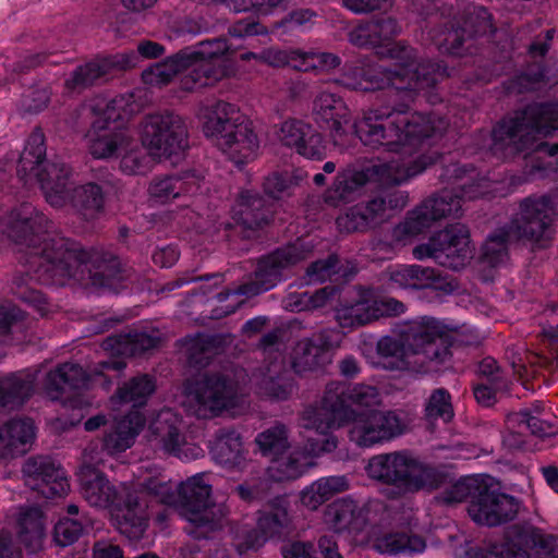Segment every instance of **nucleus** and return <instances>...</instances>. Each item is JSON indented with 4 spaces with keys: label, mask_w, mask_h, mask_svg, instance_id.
Segmentation results:
<instances>
[{
    "label": "nucleus",
    "mask_w": 558,
    "mask_h": 558,
    "mask_svg": "<svg viewBox=\"0 0 558 558\" xmlns=\"http://www.w3.org/2000/svg\"><path fill=\"white\" fill-rule=\"evenodd\" d=\"M8 228L13 241L28 247L27 264L43 283L64 286L75 279L95 288L117 290L124 279L114 255L98 250L84 251L69 239L51 234L52 222L32 204L13 208Z\"/></svg>",
    "instance_id": "nucleus-1"
},
{
    "label": "nucleus",
    "mask_w": 558,
    "mask_h": 558,
    "mask_svg": "<svg viewBox=\"0 0 558 558\" xmlns=\"http://www.w3.org/2000/svg\"><path fill=\"white\" fill-rule=\"evenodd\" d=\"M558 130V105L535 102L517 110L499 121L492 132V150L504 157L524 154L533 171H546L551 166L547 158L558 155V143L542 141Z\"/></svg>",
    "instance_id": "nucleus-2"
},
{
    "label": "nucleus",
    "mask_w": 558,
    "mask_h": 558,
    "mask_svg": "<svg viewBox=\"0 0 558 558\" xmlns=\"http://www.w3.org/2000/svg\"><path fill=\"white\" fill-rule=\"evenodd\" d=\"M410 102L402 99L399 104L365 111L355 124L362 143L410 157L417 153L424 141L433 136L435 128L427 117L410 112Z\"/></svg>",
    "instance_id": "nucleus-3"
},
{
    "label": "nucleus",
    "mask_w": 558,
    "mask_h": 558,
    "mask_svg": "<svg viewBox=\"0 0 558 558\" xmlns=\"http://www.w3.org/2000/svg\"><path fill=\"white\" fill-rule=\"evenodd\" d=\"M400 59L396 69L384 66L359 69L354 72L356 78L344 76V85L354 90H376L389 88V97H399L413 101L415 95L425 88L434 86L449 74L447 68L430 60L417 61L415 50L408 46H398Z\"/></svg>",
    "instance_id": "nucleus-4"
},
{
    "label": "nucleus",
    "mask_w": 558,
    "mask_h": 558,
    "mask_svg": "<svg viewBox=\"0 0 558 558\" xmlns=\"http://www.w3.org/2000/svg\"><path fill=\"white\" fill-rule=\"evenodd\" d=\"M403 343L392 337H383L377 343L378 354L387 360L389 369H405L441 364L451 356L452 339L446 327L435 318L423 317L410 323L402 332Z\"/></svg>",
    "instance_id": "nucleus-5"
},
{
    "label": "nucleus",
    "mask_w": 558,
    "mask_h": 558,
    "mask_svg": "<svg viewBox=\"0 0 558 558\" xmlns=\"http://www.w3.org/2000/svg\"><path fill=\"white\" fill-rule=\"evenodd\" d=\"M81 494L92 506L100 509L114 507L118 530L130 539L140 538L147 527V502L142 493L123 486V500L120 493L107 476L97 470L84 454V463L78 472Z\"/></svg>",
    "instance_id": "nucleus-6"
},
{
    "label": "nucleus",
    "mask_w": 558,
    "mask_h": 558,
    "mask_svg": "<svg viewBox=\"0 0 558 558\" xmlns=\"http://www.w3.org/2000/svg\"><path fill=\"white\" fill-rule=\"evenodd\" d=\"M380 403V393L375 386L365 384L347 385L331 381L326 385L320 401L306 408L301 415V424L319 435L353 422L357 416L352 405L359 408L376 407Z\"/></svg>",
    "instance_id": "nucleus-7"
},
{
    "label": "nucleus",
    "mask_w": 558,
    "mask_h": 558,
    "mask_svg": "<svg viewBox=\"0 0 558 558\" xmlns=\"http://www.w3.org/2000/svg\"><path fill=\"white\" fill-rule=\"evenodd\" d=\"M439 158L438 153L417 155L408 161L391 160L371 165L363 170H347L335 178L332 185L325 193V202L331 206L349 202L356 192L369 181L383 184H401L422 173Z\"/></svg>",
    "instance_id": "nucleus-8"
},
{
    "label": "nucleus",
    "mask_w": 558,
    "mask_h": 558,
    "mask_svg": "<svg viewBox=\"0 0 558 558\" xmlns=\"http://www.w3.org/2000/svg\"><path fill=\"white\" fill-rule=\"evenodd\" d=\"M184 404L198 418L220 416L244 402V388L234 375L206 372L184 381Z\"/></svg>",
    "instance_id": "nucleus-9"
},
{
    "label": "nucleus",
    "mask_w": 558,
    "mask_h": 558,
    "mask_svg": "<svg viewBox=\"0 0 558 558\" xmlns=\"http://www.w3.org/2000/svg\"><path fill=\"white\" fill-rule=\"evenodd\" d=\"M82 114L90 120L86 133L89 153L95 158H109L126 144L124 123L129 117L123 96L107 99L94 97L83 104Z\"/></svg>",
    "instance_id": "nucleus-10"
},
{
    "label": "nucleus",
    "mask_w": 558,
    "mask_h": 558,
    "mask_svg": "<svg viewBox=\"0 0 558 558\" xmlns=\"http://www.w3.org/2000/svg\"><path fill=\"white\" fill-rule=\"evenodd\" d=\"M213 485L206 473H198L178 485V504L181 515L192 525L187 533L196 538L208 537L221 530L228 520L229 509L211 499Z\"/></svg>",
    "instance_id": "nucleus-11"
},
{
    "label": "nucleus",
    "mask_w": 558,
    "mask_h": 558,
    "mask_svg": "<svg viewBox=\"0 0 558 558\" xmlns=\"http://www.w3.org/2000/svg\"><path fill=\"white\" fill-rule=\"evenodd\" d=\"M367 475L402 493L438 488L442 475L435 468L423 464L409 451L374 456L366 465Z\"/></svg>",
    "instance_id": "nucleus-12"
},
{
    "label": "nucleus",
    "mask_w": 558,
    "mask_h": 558,
    "mask_svg": "<svg viewBox=\"0 0 558 558\" xmlns=\"http://www.w3.org/2000/svg\"><path fill=\"white\" fill-rule=\"evenodd\" d=\"M494 32L489 12L484 7H472L450 27L433 31L432 39L439 51L463 57L476 53L490 40Z\"/></svg>",
    "instance_id": "nucleus-13"
},
{
    "label": "nucleus",
    "mask_w": 558,
    "mask_h": 558,
    "mask_svg": "<svg viewBox=\"0 0 558 558\" xmlns=\"http://www.w3.org/2000/svg\"><path fill=\"white\" fill-rule=\"evenodd\" d=\"M313 246L303 241L279 247L258 260L254 277L233 290L220 292L218 299L223 301L229 294L252 298L274 288L282 278V271L306 259L312 253Z\"/></svg>",
    "instance_id": "nucleus-14"
},
{
    "label": "nucleus",
    "mask_w": 558,
    "mask_h": 558,
    "mask_svg": "<svg viewBox=\"0 0 558 558\" xmlns=\"http://www.w3.org/2000/svg\"><path fill=\"white\" fill-rule=\"evenodd\" d=\"M409 201L407 192L383 190L352 206L337 219L340 229L348 232H367L387 222Z\"/></svg>",
    "instance_id": "nucleus-15"
},
{
    "label": "nucleus",
    "mask_w": 558,
    "mask_h": 558,
    "mask_svg": "<svg viewBox=\"0 0 558 558\" xmlns=\"http://www.w3.org/2000/svg\"><path fill=\"white\" fill-rule=\"evenodd\" d=\"M142 143L158 160L180 155L189 146L186 124L173 112L149 114L144 120Z\"/></svg>",
    "instance_id": "nucleus-16"
},
{
    "label": "nucleus",
    "mask_w": 558,
    "mask_h": 558,
    "mask_svg": "<svg viewBox=\"0 0 558 558\" xmlns=\"http://www.w3.org/2000/svg\"><path fill=\"white\" fill-rule=\"evenodd\" d=\"M473 251L468 227L454 223L434 234L427 243L415 246L413 255L417 259L433 258L441 266L458 269L472 258Z\"/></svg>",
    "instance_id": "nucleus-17"
},
{
    "label": "nucleus",
    "mask_w": 558,
    "mask_h": 558,
    "mask_svg": "<svg viewBox=\"0 0 558 558\" xmlns=\"http://www.w3.org/2000/svg\"><path fill=\"white\" fill-rule=\"evenodd\" d=\"M409 418L398 410H375L359 414L352 422L350 438L361 447L390 441L409 429Z\"/></svg>",
    "instance_id": "nucleus-18"
},
{
    "label": "nucleus",
    "mask_w": 558,
    "mask_h": 558,
    "mask_svg": "<svg viewBox=\"0 0 558 558\" xmlns=\"http://www.w3.org/2000/svg\"><path fill=\"white\" fill-rule=\"evenodd\" d=\"M293 526L290 501L287 496H276L256 512V530L250 533L244 549L258 548L268 539H280Z\"/></svg>",
    "instance_id": "nucleus-19"
},
{
    "label": "nucleus",
    "mask_w": 558,
    "mask_h": 558,
    "mask_svg": "<svg viewBox=\"0 0 558 558\" xmlns=\"http://www.w3.org/2000/svg\"><path fill=\"white\" fill-rule=\"evenodd\" d=\"M21 472L25 485L46 498L64 496L70 489L65 471L49 456L27 458Z\"/></svg>",
    "instance_id": "nucleus-20"
},
{
    "label": "nucleus",
    "mask_w": 558,
    "mask_h": 558,
    "mask_svg": "<svg viewBox=\"0 0 558 558\" xmlns=\"http://www.w3.org/2000/svg\"><path fill=\"white\" fill-rule=\"evenodd\" d=\"M323 440L308 439L303 449L295 448L287 457L272 458L269 466L270 476L277 482L296 480L302 476L308 469L315 465L313 459L323 453L332 452L338 440L332 435H324Z\"/></svg>",
    "instance_id": "nucleus-21"
},
{
    "label": "nucleus",
    "mask_w": 558,
    "mask_h": 558,
    "mask_svg": "<svg viewBox=\"0 0 558 558\" xmlns=\"http://www.w3.org/2000/svg\"><path fill=\"white\" fill-rule=\"evenodd\" d=\"M461 207L462 195L442 190L408 213L401 225L402 232L408 235H417L429 229L434 222L448 216L458 215Z\"/></svg>",
    "instance_id": "nucleus-22"
},
{
    "label": "nucleus",
    "mask_w": 558,
    "mask_h": 558,
    "mask_svg": "<svg viewBox=\"0 0 558 558\" xmlns=\"http://www.w3.org/2000/svg\"><path fill=\"white\" fill-rule=\"evenodd\" d=\"M339 336L338 331L324 329L298 341L291 353V365L294 372L305 374L328 365L331 362L330 351L339 345Z\"/></svg>",
    "instance_id": "nucleus-23"
},
{
    "label": "nucleus",
    "mask_w": 558,
    "mask_h": 558,
    "mask_svg": "<svg viewBox=\"0 0 558 558\" xmlns=\"http://www.w3.org/2000/svg\"><path fill=\"white\" fill-rule=\"evenodd\" d=\"M556 218L551 196H530L521 202L518 218L512 221V229L519 239L539 241Z\"/></svg>",
    "instance_id": "nucleus-24"
},
{
    "label": "nucleus",
    "mask_w": 558,
    "mask_h": 558,
    "mask_svg": "<svg viewBox=\"0 0 558 558\" xmlns=\"http://www.w3.org/2000/svg\"><path fill=\"white\" fill-rule=\"evenodd\" d=\"M519 507L514 497L492 489L485 482L481 493H477V499L469 504L468 512L476 523L496 526L513 520Z\"/></svg>",
    "instance_id": "nucleus-25"
},
{
    "label": "nucleus",
    "mask_w": 558,
    "mask_h": 558,
    "mask_svg": "<svg viewBox=\"0 0 558 558\" xmlns=\"http://www.w3.org/2000/svg\"><path fill=\"white\" fill-rule=\"evenodd\" d=\"M124 364L120 361H101L97 365L85 371L81 365L63 363L50 371L46 378V389L49 393L57 395L84 388L93 375H101L106 369H121ZM58 396H53L57 398Z\"/></svg>",
    "instance_id": "nucleus-26"
},
{
    "label": "nucleus",
    "mask_w": 558,
    "mask_h": 558,
    "mask_svg": "<svg viewBox=\"0 0 558 558\" xmlns=\"http://www.w3.org/2000/svg\"><path fill=\"white\" fill-rule=\"evenodd\" d=\"M247 120L240 113L236 106L218 100L204 109L203 132L219 149L227 146L232 134L240 124Z\"/></svg>",
    "instance_id": "nucleus-27"
},
{
    "label": "nucleus",
    "mask_w": 558,
    "mask_h": 558,
    "mask_svg": "<svg viewBox=\"0 0 558 558\" xmlns=\"http://www.w3.org/2000/svg\"><path fill=\"white\" fill-rule=\"evenodd\" d=\"M232 220L241 228L244 238L257 236L258 231L269 226L272 211L257 193L242 192L232 208Z\"/></svg>",
    "instance_id": "nucleus-28"
},
{
    "label": "nucleus",
    "mask_w": 558,
    "mask_h": 558,
    "mask_svg": "<svg viewBox=\"0 0 558 558\" xmlns=\"http://www.w3.org/2000/svg\"><path fill=\"white\" fill-rule=\"evenodd\" d=\"M32 174L37 178L46 201L51 206L60 208L68 205L73 171L64 161L59 158L46 161Z\"/></svg>",
    "instance_id": "nucleus-29"
},
{
    "label": "nucleus",
    "mask_w": 558,
    "mask_h": 558,
    "mask_svg": "<svg viewBox=\"0 0 558 558\" xmlns=\"http://www.w3.org/2000/svg\"><path fill=\"white\" fill-rule=\"evenodd\" d=\"M390 286L402 289L434 288L444 292H452L456 284L440 271L420 265H400L389 268L386 272Z\"/></svg>",
    "instance_id": "nucleus-30"
},
{
    "label": "nucleus",
    "mask_w": 558,
    "mask_h": 558,
    "mask_svg": "<svg viewBox=\"0 0 558 558\" xmlns=\"http://www.w3.org/2000/svg\"><path fill=\"white\" fill-rule=\"evenodd\" d=\"M136 56H121V59L97 58L76 66L64 82L71 93H81L105 78L113 68L126 69L135 65Z\"/></svg>",
    "instance_id": "nucleus-31"
},
{
    "label": "nucleus",
    "mask_w": 558,
    "mask_h": 558,
    "mask_svg": "<svg viewBox=\"0 0 558 558\" xmlns=\"http://www.w3.org/2000/svg\"><path fill=\"white\" fill-rule=\"evenodd\" d=\"M279 140L288 147L310 159H323L326 147L323 137L311 125L300 120H287L281 124Z\"/></svg>",
    "instance_id": "nucleus-32"
},
{
    "label": "nucleus",
    "mask_w": 558,
    "mask_h": 558,
    "mask_svg": "<svg viewBox=\"0 0 558 558\" xmlns=\"http://www.w3.org/2000/svg\"><path fill=\"white\" fill-rule=\"evenodd\" d=\"M37 371L23 369L0 376V411L22 408L34 395Z\"/></svg>",
    "instance_id": "nucleus-33"
},
{
    "label": "nucleus",
    "mask_w": 558,
    "mask_h": 558,
    "mask_svg": "<svg viewBox=\"0 0 558 558\" xmlns=\"http://www.w3.org/2000/svg\"><path fill=\"white\" fill-rule=\"evenodd\" d=\"M181 424V418L171 410H161L149 424V441L168 453L180 456L181 446L185 444Z\"/></svg>",
    "instance_id": "nucleus-34"
},
{
    "label": "nucleus",
    "mask_w": 558,
    "mask_h": 558,
    "mask_svg": "<svg viewBox=\"0 0 558 558\" xmlns=\"http://www.w3.org/2000/svg\"><path fill=\"white\" fill-rule=\"evenodd\" d=\"M1 426L0 458L11 460L25 454L35 440V425L31 418H12Z\"/></svg>",
    "instance_id": "nucleus-35"
},
{
    "label": "nucleus",
    "mask_w": 558,
    "mask_h": 558,
    "mask_svg": "<svg viewBox=\"0 0 558 558\" xmlns=\"http://www.w3.org/2000/svg\"><path fill=\"white\" fill-rule=\"evenodd\" d=\"M401 32L395 17L386 16L361 23L349 33V40L356 47H376L393 39Z\"/></svg>",
    "instance_id": "nucleus-36"
},
{
    "label": "nucleus",
    "mask_w": 558,
    "mask_h": 558,
    "mask_svg": "<svg viewBox=\"0 0 558 558\" xmlns=\"http://www.w3.org/2000/svg\"><path fill=\"white\" fill-rule=\"evenodd\" d=\"M326 521L337 532H361L367 523V510L356 501L341 498L328 506Z\"/></svg>",
    "instance_id": "nucleus-37"
},
{
    "label": "nucleus",
    "mask_w": 558,
    "mask_h": 558,
    "mask_svg": "<svg viewBox=\"0 0 558 558\" xmlns=\"http://www.w3.org/2000/svg\"><path fill=\"white\" fill-rule=\"evenodd\" d=\"M161 342L160 332L151 331H131L124 335L108 337L102 342L105 350L120 355H141L156 349Z\"/></svg>",
    "instance_id": "nucleus-38"
},
{
    "label": "nucleus",
    "mask_w": 558,
    "mask_h": 558,
    "mask_svg": "<svg viewBox=\"0 0 558 558\" xmlns=\"http://www.w3.org/2000/svg\"><path fill=\"white\" fill-rule=\"evenodd\" d=\"M257 386L259 392L269 398L284 400L291 395L293 384L283 359L274 357L260 368Z\"/></svg>",
    "instance_id": "nucleus-39"
},
{
    "label": "nucleus",
    "mask_w": 558,
    "mask_h": 558,
    "mask_svg": "<svg viewBox=\"0 0 558 558\" xmlns=\"http://www.w3.org/2000/svg\"><path fill=\"white\" fill-rule=\"evenodd\" d=\"M145 425V417L140 411H132L119 420L104 438V448L110 454L129 449Z\"/></svg>",
    "instance_id": "nucleus-40"
},
{
    "label": "nucleus",
    "mask_w": 558,
    "mask_h": 558,
    "mask_svg": "<svg viewBox=\"0 0 558 558\" xmlns=\"http://www.w3.org/2000/svg\"><path fill=\"white\" fill-rule=\"evenodd\" d=\"M201 179L194 173L157 177L151 180L148 193L151 198L166 203L184 194H193L199 189Z\"/></svg>",
    "instance_id": "nucleus-41"
},
{
    "label": "nucleus",
    "mask_w": 558,
    "mask_h": 558,
    "mask_svg": "<svg viewBox=\"0 0 558 558\" xmlns=\"http://www.w3.org/2000/svg\"><path fill=\"white\" fill-rule=\"evenodd\" d=\"M45 518L41 510L35 507L20 510L16 522V535L25 549L35 554L43 548L45 539Z\"/></svg>",
    "instance_id": "nucleus-42"
},
{
    "label": "nucleus",
    "mask_w": 558,
    "mask_h": 558,
    "mask_svg": "<svg viewBox=\"0 0 558 558\" xmlns=\"http://www.w3.org/2000/svg\"><path fill=\"white\" fill-rule=\"evenodd\" d=\"M109 182L98 184L89 182L71 187L69 202L85 219H94L104 208L105 194L108 193Z\"/></svg>",
    "instance_id": "nucleus-43"
},
{
    "label": "nucleus",
    "mask_w": 558,
    "mask_h": 558,
    "mask_svg": "<svg viewBox=\"0 0 558 558\" xmlns=\"http://www.w3.org/2000/svg\"><path fill=\"white\" fill-rule=\"evenodd\" d=\"M314 112L317 120L328 124L335 140L343 134V124L349 122V108L339 96L322 92L314 100Z\"/></svg>",
    "instance_id": "nucleus-44"
},
{
    "label": "nucleus",
    "mask_w": 558,
    "mask_h": 558,
    "mask_svg": "<svg viewBox=\"0 0 558 558\" xmlns=\"http://www.w3.org/2000/svg\"><path fill=\"white\" fill-rule=\"evenodd\" d=\"M213 459L221 465L233 468L243 460V442L241 435L231 428L219 429L210 446Z\"/></svg>",
    "instance_id": "nucleus-45"
},
{
    "label": "nucleus",
    "mask_w": 558,
    "mask_h": 558,
    "mask_svg": "<svg viewBox=\"0 0 558 558\" xmlns=\"http://www.w3.org/2000/svg\"><path fill=\"white\" fill-rule=\"evenodd\" d=\"M258 148L257 135L247 121L244 124H240L239 130L232 134L227 146H222L220 150L227 154L236 165H242L253 160L257 155Z\"/></svg>",
    "instance_id": "nucleus-46"
},
{
    "label": "nucleus",
    "mask_w": 558,
    "mask_h": 558,
    "mask_svg": "<svg viewBox=\"0 0 558 558\" xmlns=\"http://www.w3.org/2000/svg\"><path fill=\"white\" fill-rule=\"evenodd\" d=\"M519 547L524 549L525 558L530 550L536 558H558V536L544 534L534 527L515 529Z\"/></svg>",
    "instance_id": "nucleus-47"
},
{
    "label": "nucleus",
    "mask_w": 558,
    "mask_h": 558,
    "mask_svg": "<svg viewBox=\"0 0 558 558\" xmlns=\"http://www.w3.org/2000/svg\"><path fill=\"white\" fill-rule=\"evenodd\" d=\"M156 390L154 377L147 374L137 375L117 389L112 401L120 404H132L133 408L145 405Z\"/></svg>",
    "instance_id": "nucleus-48"
},
{
    "label": "nucleus",
    "mask_w": 558,
    "mask_h": 558,
    "mask_svg": "<svg viewBox=\"0 0 558 558\" xmlns=\"http://www.w3.org/2000/svg\"><path fill=\"white\" fill-rule=\"evenodd\" d=\"M186 71L189 72L180 80V86L185 92H194L213 85L225 76V71L220 64L207 60L190 62Z\"/></svg>",
    "instance_id": "nucleus-49"
},
{
    "label": "nucleus",
    "mask_w": 558,
    "mask_h": 558,
    "mask_svg": "<svg viewBox=\"0 0 558 558\" xmlns=\"http://www.w3.org/2000/svg\"><path fill=\"white\" fill-rule=\"evenodd\" d=\"M374 547L381 554H413L425 548V541L415 534L405 531L389 532L375 539Z\"/></svg>",
    "instance_id": "nucleus-50"
},
{
    "label": "nucleus",
    "mask_w": 558,
    "mask_h": 558,
    "mask_svg": "<svg viewBox=\"0 0 558 558\" xmlns=\"http://www.w3.org/2000/svg\"><path fill=\"white\" fill-rule=\"evenodd\" d=\"M189 57L184 50L169 57L163 62L157 63L144 71L142 76L146 84L153 86L168 85L179 73L186 71L189 66Z\"/></svg>",
    "instance_id": "nucleus-51"
},
{
    "label": "nucleus",
    "mask_w": 558,
    "mask_h": 558,
    "mask_svg": "<svg viewBox=\"0 0 558 558\" xmlns=\"http://www.w3.org/2000/svg\"><path fill=\"white\" fill-rule=\"evenodd\" d=\"M45 135L40 129H35L27 138L26 146L17 163V175L25 182L27 178L46 162Z\"/></svg>",
    "instance_id": "nucleus-52"
},
{
    "label": "nucleus",
    "mask_w": 558,
    "mask_h": 558,
    "mask_svg": "<svg viewBox=\"0 0 558 558\" xmlns=\"http://www.w3.org/2000/svg\"><path fill=\"white\" fill-rule=\"evenodd\" d=\"M255 442L263 456L271 459L280 457L291 447L289 428L282 423H276L260 432Z\"/></svg>",
    "instance_id": "nucleus-53"
},
{
    "label": "nucleus",
    "mask_w": 558,
    "mask_h": 558,
    "mask_svg": "<svg viewBox=\"0 0 558 558\" xmlns=\"http://www.w3.org/2000/svg\"><path fill=\"white\" fill-rule=\"evenodd\" d=\"M466 558H525V551L518 544L515 529L507 534L500 543H494L485 548L470 547Z\"/></svg>",
    "instance_id": "nucleus-54"
},
{
    "label": "nucleus",
    "mask_w": 558,
    "mask_h": 558,
    "mask_svg": "<svg viewBox=\"0 0 558 558\" xmlns=\"http://www.w3.org/2000/svg\"><path fill=\"white\" fill-rule=\"evenodd\" d=\"M507 424L510 428L525 427L537 437H555L558 435V427L554 422L534 415L532 412L520 411L507 416Z\"/></svg>",
    "instance_id": "nucleus-55"
},
{
    "label": "nucleus",
    "mask_w": 558,
    "mask_h": 558,
    "mask_svg": "<svg viewBox=\"0 0 558 558\" xmlns=\"http://www.w3.org/2000/svg\"><path fill=\"white\" fill-rule=\"evenodd\" d=\"M260 58L262 63L274 68L291 66L298 71H307L312 66L308 64L311 57L298 50L269 48L262 51Z\"/></svg>",
    "instance_id": "nucleus-56"
},
{
    "label": "nucleus",
    "mask_w": 558,
    "mask_h": 558,
    "mask_svg": "<svg viewBox=\"0 0 558 558\" xmlns=\"http://www.w3.org/2000/svg\"><path fill=\"white\" fill-rule=\"evenodd\" d=\"M454 415L451 396L445 388L435 389L425 404V416L434 422L438 418L448 423Z\"/></svg>",
    "instance_id": "nucleus-57"
},
{
    "label": "nucleus",
    "mask_w": 558,
    "mask_h": 558,
    "mask_svg": "<svg viewBox=\"0 0 558 558\" xmlns=\"http://www.w3.org/2000/svg\"><path fill=\"white\" fill-rule=\"evenodd\" d=\"M143 492L156 497L160 502L172 505L178 501V485L165 474L148 477L140 484Z\"/></svg>",
    "instance_id": "nucleus-58"
},
{
    "label": "nucleus",
    "mask_w": 558,
    "mask_h": 558,
    "mask_svg": "<svg viewBox=\"0 0 558 558\" xmlns=\"http://www.w3.org/2000/svg\"><path fill=\"white\" fill-rule=\"evenodd\" d=\"M485 482V480L477 476L464 477L444 493V500L448 504L464 500L471 502V500L477 499V493H481Z\"/></svg>",
    "instance_id": "nucleus-59"
},
{
    "label": "nucleus",
    "mask_w": 558,
    "mask_h": 558,
    "mask_svg": "<svg viewBox=\"0 0 558 558\" xmlns=\"http://www.w3.org/2000/svg\"><path fill=\"white\" fill-rule=\"evenodd\" d=\"M88 525L86 518H62L54 525L53 539L60 547H66L74 544L83 534Z\"/></svg>",
    "instance_id": "nucleus-60"
},
{
    "label": "nucleus",
    "mask_w": 558,
    "mask_h": 558,
    "mask_svg": "<svg viewBox=\"0 0 558 558\" xmlns=\"http://www.w3.org/2000/svg\"><path fill=\"white\" fill-rule=\"evenodd\" d=\"M510 233L506 229L493 232L483 245V260L490 266H497L507 257Z\"/></svg>",
    "instance_id": "nucleus-61"
},
{
    "label": "nucleus",
    "mask_w": 558,
    "mask_h": 558,
    "mask_svg": "<svg viewBox=\"0 0 558 558\" xmlns=\"http://www.w3.org/2000/svg\"><path fill=\"white\" fill-rule=\"evenodd\" d=\"M301 180H303L301 171H296L295 173L275 172L265 179L264 191L270 197L279 199L289 195L291 189L298 185Z\"/></svg>",
    "instance_id": "nucleus-62"
},
{
    "label": "nucleus",
    "mask_w": 558,
    "mask_h": 558,
    "mask_svg": "<svg viewBox=\"0 0 558 558\" xmlns=\"http://www.w3.org/2000/svg\"><path fill=\"white\" fill-rule=\"evenodd\" d=\"M183 50L186 57H189L190 62L207 60L218 63V59L229 50V46L226 38L219 37L204 40L199 43L195 49L186 48Z\"/></svg>",
    "instance_id": "nucleus-63"
},
{
    "label": "nucleus",
    "mask_w": 558,
    "mask_h": 558,
    "mask_svg": "<svg viewBox=\"0 0 558 558\" xmlns=\"http://www.w3.org/2000/svg\"><path fill=\"white\" fill-rule=\"evenodd\" d=\"M376 299L368 294L362 295L354 304L345 308V316L352 325H366L378 319Z\"/></svg>",
    "instance_id": "nucleus-64"
}]
</instances>
